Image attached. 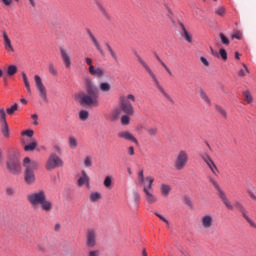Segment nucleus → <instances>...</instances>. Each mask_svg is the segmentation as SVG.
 <instances>
[{
  "label": "nucleus",
  "mask_w": 256,
  "mask_h": 256,
  "mask_svg": "<svg viewBox=\"0 0 256 256\" xmlns=\"http://www.w3.org/2000/svg\"><path fill=\"white\" fill-rule=\"evenodd\" d=\"M84 89L86 91L79 94L80 105L87 107H99V88L91 78L84 79Z\"/></svg>",
  "instance_id": "f257e3e1"
},
{
  "label": "nucleus",
  "mask_w": 256,
  "mask_h": 256,
  "mask_svg": "<svg viewBox=\"0 0 256 256\" xmlns=\"http://www.w3.org/2000/svg\"><path fill=\"white\" fill-rule=\"evenodd\" d=\"M134 103H137V97L135 94H121L119 98L120 109H115L112 112V119H119L121 115H135V106Z\"/></svg>",
  "instance_id": "f03ea898"
},
{
  "label": "nucleus",
  "mask_w": 256,
  "mask_h": 256,
  "mask_svg": "<svg viewBox=\"0 0 256 256\" xmlns=\"http://www.w3.org/2000/svg\"><path fill=\"white\" fill-rule=\"evenodd\" d=\"M27 201L32 207H39L44 213H51L53 211V202L47 199L45 190H37L36 192L27 195Z\"/></svg>",
  "instance_id": "7ed1b4c3"
},
{
  "label": "nucleus",
  "mask_w": 256,
  "mask_h": 256,
  "mask_svg": "<svg viewBox=\"0 0 256 256\" xmlns=\"http://www.w3.org/2000/svg\"><path fill=\"white\" fill-rule=\"evenodd\" d=\"M138 182L143 187L144 199L149 205L157 203V196L153 193V183L155 178L153 176L145 177L143 170L138 172Z\"/></svg>",
  "instance_id": "20e7f679"
},
{
  "label": "nucleus",
  "mask_w": 256,
  "mask_h": 256,
  "mask_svg": "<svg viewBox=\"0 0 256 256\" xmlns=\"http://www.w3.org/2000/svg\"><path fill=\"white\" fill-rule=\"evenodd\" d=\"M137 59L140 65L143 67V69H145L146 73H148L149 77H151L156 89H158V91L162 93L165 99H167L168 101H172L171 96L169 95V93H167V91H165V88L161 86V83H159V80L157 79V75H155L153 70H151V67H149V64H147V62H145V60H143V58H141V56L139 55H137Z\"/></svg>",
  "instance_id": "39448f33"
},
{
  "label": "nucleus",
  "mask_w": 256,
  "mask_h": 256,
  "mask_svg": "<svg viewBox=\"0 0 256 256\" xmlns=\"http://www.w3.org/2000/svg\"><path fill=\"white\" fill-rule=\"evenodd\" d=\"M23 165L25 167L24 179L27 185L35 183V171L39 167L37 161H31L29 157L24 158Z\"/></svg>",
  "instance_id": "423d86ee"
},
{
  "label": "nucleus",
  "mask_w": 256,
  "mask_h": 256,
  "mask_svg": "<svg viewBox=\"0 0 256 256\" xmlns=\"http://www.w3.org/2000/svg\"><path fill=\"white\" fill-rule=\"evenodd\" d=\"M187 163H189V152L187 150H180L176 154L174 169L176 171H183L187 167Z\"/></svg>",
  "instance_id": "0eeeda50"
},
{
  "label": "nucleus",
  "mask_w": 256,
  "mask_h": 256,
  "mask_svg": "<svg viewBox=\"0 0 256 256\" xmlns=\"http://www.w3.org/2000/svg\"><path fill=\"white\" fill-rule=\"evenodd\" d=\"M208 181L209 183H211V185H213V187H215L216 191H218V195L221 201L224 203L225 207H227L229 211H233V204H231V201H229V198H227V194L223 192V190L219 186V183H217V181L213 179V177H209Z\"/></svg>",
  "instance_id": "6e6552de"
},
{
  "label": "nucleus",
  "mask_w": 256,
  "mask_h": 256,
  "mask_svg": "<svg viewBox=\"0 0 256 256\" xmlns=\"http://www.w3.org/2000/svg\"><path fill=\"white\" fill-rule=\"evenodd\" d=\"M59 167H63V160L57 155V153H52L46 161L47 171H53Z\"/></svg>",
  "instance_id": "1a4fd4ad"
},
{
  "label": "nucleus",
  "mask_w": 256,
  "mask_h": 256,
  "mask_svg": "<svg viewBox=\"0 0 256 256\" xmlns=\"http://www.w3.org/2000/svg\"><path fill=\"white\" fill-rule=\"evenodd\" d=\"M6 167L12 175H19V173H21V163L19 162V159L14 156L8 158Z\"/></svg>",
  "instance_id": "9d476101"
},
{
  "label": "nucleus",
  "mask_w": 256,
  "mask_h": 256,
  "mask_svg": "<svg viewBox=\"0 0 256 256\" xmlns=\"http://www.w3.org/2000/svg\"><path fill=\"white\" fill-rule=\"evenodd\" d=\"M200 225L202 229L205 231H209V229H213V226L215 225V217H213L212 214H204L200 218Z\"/></svg>",
  "instance_id": "9b49d317"
},
{
  "label": "nucleus",
  "mask_w": 256,
  "mask_h": 256,
  "mask_svg": "<svg viewBox=\"0 0 256 256\" xmlns=\"http://www.w3.org/2000/svg\"><path fill=\"white\" fill-rule=\"evenodd\" d=\"M86 245L93 248L97 245V229L88 228L86 231Z\"/></svg>",
  "instance_id": "f8f14e48"
},
{
  "label": "nucleus",
  "mask_w": 256,
  "mask_h": 256,
  "mask_svg": "<svg viewBox=\"0 0 256 256\" xmlns=\"http://www.w3.org/2000/svg\"><path fill=\"white\" fill-rule=\"evenodd\" d=\"M34 81H35L36 89L39 93V97H41L43 101H47V88H45V85L43 84V80H41V76L35 75Z\"/></svg>",
  "instance_id": "ddd939ff"
},
{
  "label": "nucleus",
  "mask_w": 256,
  "mask_h": 256,
  "mask_svg": "<svg viewBox=\"0 0 256 256\" xmlns=\"http://www.w3.org/2000/svg\"><path fill=\"white\" fill-rule=\"evenodd\" d=\"M234 207L241 213L242 217L249 223L251 227H256L255 222L249 218L247 209H245V206L239 201L234 202Z\"/></svg>",
  "instance_id": "4468645a"
},
{
  "label": "nucleus",
  "mask_w": 256,
  "mask_h": 256,
  "mask_svg": "<svg viewBox=\"0 0 256 256\" xmlns=\"http://www.w3.org/2000/svg\"><path fill=\"white\" fill-rule=\"evenodd\" d=\"M201 159L206 163L207 167L212 171L213 175H217L219 173V169L217 168V165H215V162L211 159V156L207 153H203L200 155Z\"/></svg>",
  "instance_id": "2eb2a0df"
},
{
  "label": "nucleus",
  "mask_w": 256,
  "mask_h": 256,
  "mask_svg": "<svg viewBox=\"0 0 256 256\" xmlns=\"http://www.w3.org/2000/svg\"><path fill=\"white\" fill-rule=\"evenodd\" d=\"M2 37L4 41V49L8 53H15V48L13 47V43L11 42V38H9V34H7V31H2Z\"/></svg>",
  "instance_id": "dca6fc26"
},
{
  "label": "nucleus",
  "mask_w": 256,
  "mask_h": 256,
  "mask_svg": "<svg viewBox=\"0 0 256 256\" xmlns=\"http://www.w3.org/2000/svg\"><path fill=\"white\" fill-rule=\"evenodd\" d=\"M60 55L62 58V61L65 65L66 69H70L71 68V53L69 51H67V49L61 47L60 48Z\"/></svg>",
  "instance_id": "f3484780"
},
{
  "label": "nucleus",
  "mask_w": 256,
  "mask_h": 256,
  "mask_svg": "<svg viewBox=\"0 0 256 256\" xmlns=\"http://www.w3.org/2000/svg\"><path fill=\"white\" fill-rule=\"evenodd\" d=\"M88 71L92 77H97V79H103L105 77V69L101 67L90 66Z\"/></svg>",
  "instance_id": "a211bd4d"
},
{
  "label": "nucleus",
  "mask_w": 256,
  "mask_h": 256,
  "mask_svg": "<svg viewBox=\"0 0 256 256\" xmlns=\"http://www.w3.org/2000/svg\"><path fill=\"white\" fill-rule=\"evenodd\" d=\"M160 189V195L161 197L167 198L169 195H171V191H173V188L171 185L166 184V183H161L159 186Z\"/></svg>",
  "instance_id": "6ab92c4d"
},
{
  "label": "nucleus",
  "mask_w": 256,
  "mask_h": 256,
  "mask_svg": "<svg viewBox=\"0 0 256 256\" xmlns=\"http://www.w3.org/2000/svg\"><path fill=\"white\" fill-rule=\"evenodd\" d=\"M89 183H90L89 175H87V172L83 170L81 172V177L77 181V185L78 187H83L84 185H86V187H89Z\"/></svg>",
  "instance_id": "aec40b11"
},
{
  "label": "nucleus",
  "mask_w": 256,
  "mask_h": 256,
  "mask_svg": "<svg viewBox=\"0 0 256 256\" xmlns=\"http://www.w3.org/2000/svg\"><path fill=\"white\" fill-rule=\"evenodd\" d=\"M120 139H125V141H132V143H137V138L131 134L129 131H121L118 133Z\"/></svg>",
  "instance_id": "412c9836"
},
{
  "label": "nucleus",
  "mask_w": 256,
  "mask_h": 256,
  "mask_svg": "<svg viewBox=\"0 0 256 256\" xmlns=\"http://www.w3.org/2000/svg\"><path fill=\"white\" fill-rule=\"evenodd\" d=\"M179 27L182 29V37L187 41L188 43H193V38L185 28V25L183 22H178Z\"/></svg>",
  "instance_id": "4be33fe9"
},
{
  "label": "nucleus",
  "mask_w": 256,
  "mask_h": 256,
  "mask_svg": "<svg viewBox=\"0 0 256 256\" xmlns=\"http://www.w3.org/2000/svg\"><path fill=\"white\" fill-rule=\"evenodd\" d=\"M88 35H89L94 47H96L97 51H99L100 53H103V48H101V44L99 43L97 38H95V35H93V32H91V30H88Z\"/></svg>",
  "instance_id": "5701e85b"
},
{
  "label": "nucleus",
  "mask_w": 256,
  "mask_h": 256,
  "mask_svg": "<svg viewBox=\"0 0 256 256\" xmlns=\"http://www.w3.org/2000/svg\"><path fill=\"white\" fill-rule=\"evenodd\" d=\"M68 147L72 150H75L77 149V147H79V142L77 141V138H75V136L68 137Z\"/></svg>",
  "instance_id": "b1692460"
},
{
  "label": "nucleus",
  "mask_w": 256,
  "mask_h": 256,
  "mask_svg": "<svg viewBox=\"0 0 256 256\" xmlns=\"http://www.w3.org/2000/svg\"><path fill=\"white\" fill-rule=\"evenodd\" d=\"M97 7H98L100 13L103 15V17H105V19H107L108 21L111 20V15H109V12H107V9H105V7H103V5L97 4Z\"/></svg>",
  "instance_id": "393cba45"
},
{
  "label": "nucleus",
  "mask_w": 256,
  "mask_h": 256,
  "mask_svg": "<svg viewBox=\"0 0 256 256\" xmlns=\"http://www.w3.org/2000/svg\"><path fill=\"white\" fill-rule=\"evenodd\" d=\"M36 147H37V140L32 139V142L24 146V151H35Z\"/></svg>",
  "instance_id": "a878e982"
},
{
  "label": "nucleus",
  "mask_w": 256,
  "mask_h": 256,
  "mask_svg": "<svg viewBox=\"0 0 256 256\" xmlns=\"http://www.w3.org/2000/svg\"><path fill=\"white\" fill-rule=\"evenodd\" d=\"M99 89L103 93H109V91H111V84H109L108 82H102L99 85Z\"/></svg>",
  "instance_id": "bb28decb"
},
{
  "label": "nucleus",
  "mask_w": 256,
  "mask_h": 256,
  "mask_svg": "<svg viewBox=\"0 0 256 256\" xmlns=\"http://www.w3.org/2000/svg\"><path fill=\"white\" fill-rule=\"evenodd\" d=\"M199 94L201 99H203L205 103H207L208 105H211V100L209 99V96H207V92H205V90L200 89Z\"/></svg>",
  "instance_id": "cd10ccee"
},
{
  "label": "nucleus",
  "mask_w": 256,
  "mask_h": 256,
  "mask_svg": "<svg viewBox=\"0 0 256 256\" xmlns=\"http://www.w3.org/2000/svg\"><path fill=\"white\" fill-rule=\"evenodd\" d=\"M48 71L53 77H57V75H59V73L57 72V68H55V64H53V62L49 63Z\"/></svg>",
  "instance_id": "c85d7f7f"
},
{
  "label": "nucleus",
  "mask_w": 256,
  "mask_h": 256,
  "mask_svg": "<svg viewBox=\"0 0 256 256\" xmlns=\"http://www.w3.org/2000/svg\"><path fill=\"white\" fill-rule=\"evenodd\" d=\"M106 49L110 53L112 59H114V61H118L119 57L117 56V52H115V50H113L111 45L106 44Z\"/></svg>",
  "instance_id": "c756f323"
},
{
  "label": "nucleus",
  "mask_w": 256,
  "mask_h": 256,
  "mask_svg": "<svg viewBox=\"0 0 256 256\" xmlns=\"http://www.w3.org/2000/svg\"><path fill=\"white\" fill-rule=\"evenodd\" d=\"M131 115L124 114L121 116V125H129L131 123Z\"/></svg>",
  "instance_id": "7c9ffc66"
},
{
  "label": "nucleus",
  "mask_w": 256,
  "mask_h": 256,
  "mask_svg": "<svg viewBox=\"0 0 256 256\" xmlns=\"http://www.w3.org/2000/svg\"><path fill=\"white\" fill-rule=\"evenodd\" d=\"M22 77H23V82H24V85H25L28 93L31 94V84H29V79H27V74H25V72H23Z\"/></svg>",
  "instance_id": "2f4dec72"
},
{
  "label": "nucleus",
  "mask_w": 256,
  "mask_h": 256,
  "mask_svg": "<svg viewBox=\"0 0 256 256\" xmlns=\"http://www.w3.org/2000/svg\"><path fill=\"white\" fill-rule=\"evenodd\" d=\"M79 119L80 121H87L89 119V111L81 110L79 112Z\"/></svg>",
  "instance_id": "473e14b6"
},
{
  "label": "nucleus",
  "mask_w": 256,
  "mask_h": 256,
  "mask_svg": "<svg viewBox=\"0 0 256 256\" xmlns=\"http://www.w3.org/2000/svg\"><path fill=\"white\" fill-rule=\"evenodd\" d=\"M99 199H101V194L99 192H92L90 194L91 203H96V201H99Z\"/></svg>",
  "instance_id": "72a5a7b5"
},
{
  "label": "nucleus",
  "mask_w": 256,
  "mask_h": 256,
  "mask_svg": "<svg viewBox=\"0 0 256 256\" xmlns=\"http://www.w3.org/2000/svg\"><path fill=\"white\" fill-rule=\"evenodd\" d=\"M146 131L150 137H155L157 136V133H159V129L157 127H149Z\"/></svg>",
  "instance_id": "f704fd0d"
},
{
  "label": "nucleus",
  "mask_w": 256,
  "mask_h": 256,
  "mask_svg": "<svg viewBox=\"0 0 256 256\" xmlns=\"http://www.w3.org/2000/svg\"><path fill=\"white\" fill-rule=\"evenodd\" d=\"M111 185H113V177L106 176L104 179V187H106V189H110Z\"/></svg>",
  "instance_id": "c9c22d12"
},
{
  "label": "nucleus",
  "mask_w": 256,
  "mask_h": 256,
  "mask_svg": "<svg viewBox=\"0 0 256 256\" xmlns=\"http://www.w3.org/2000/svg\"><path fill=\"white\" fill-rule=\"evenodd\" d=\"M0 123H7V113L5 108H0Z\"/></svg>",
  "instance_id": "e433bc0d"
},
{
  "label": "nucleus",
  "mask_w": 256,
  "mask_h": 256,
  "mask_svg": "<svg viewBox=\"0 0 256 256\" xmlns=\"http://www.w3.org/2000/svg\"><path fill=\"white\" fill-rule=\"evenodd\" d=\"M157 61H159L160 65H162V67L165 69V71L168 73V75H173V72H171V69H169L166 65L165 62H163V60H161V58L159 56H156Z\"/></svg>",
  "instance_id": "4c0bfd02"
},
{
  "label": "nucleus",
  "mask_w": 256,
  "mask_h": 256,
  "mask_svg": "<svg viewBox=\"0 0 256 256\" xmlns=\"http://www.w3.org/2000/svg\"><path fill=\"white\" fill-rule=\"evenodd\" d=\"M15 73H17V66L10 65L8 67L7 74L9 75V77H13V75H15Z\"/></svg>",
  "instance_id": "58836bf2"
},
{
  "label": "nucleus",
  "mask_w": 256,
  "mask_h": 256,
  "mask_svg": "<svg viewBox=\"0 0 256 256\" xmlns=\"http://www.w3.org/2000/svg\"><path fill=\"white\" fill-rule=\"evenodd\" d=\"M243 97L245 99V101H247V103H253V96H251V93H249V91H244L243 92Z\"/></svg>",
  "instance_id": "ea45409f"
},
{
  "label": "nucleus",
  "mask_w": 256,
  "mask_h": 256,
  "mask_svg": "<svg viewBox=\"0 0 256 256\" xmlns=\"http://www.w3.org/2000/svg\"><path fill=\"white\" fill-rule=\"evenodd\" d=\"M2 125V134L4 135V137H9V125L7 124V122L2 123Z\"/></svg>",
  "instance_id": "a19ab883"
},
{
  "label": "nucleus",
  "mask_w": 256,
  "mask_h": 256,
  "mask_svg": "<svg viewBox=\"0 0 256 256\" xmlns=\"http://www.w3.org/2000/svg\"><path fill=\"white\" fill-rule=\"evenodd\" d=\"M247 73H249V68H247L246 65H243V69H241L239 72H238V76L239 77H245L247 75Z\"/></svg>",
  "instance_id": "79ce46f5"
},
{
  "label": "nucleus",
  "mask_w": 256,
  "mask_h": 256,
  "mask_svg": "<svg viewBox=\"0 0 256 256\" xmlns=\"http://www.w3.org/2000/svg\"><path fill=\"white\" fill-rule=\"evenodd\" d=\"M19 105L18 104H14L11 108H7L6 112L8 115H13V113H15V111H17Z\"/></svg>",
  "instance_id": "37998d69"
},
{
  "label": "nucleus",
  "mask_w": 256,
  "mask_h": 256,
  "mask_svg": "<svg viewBox=\"0 0 256 256\" xmlns=\"http://www.w3.org/2000/svg\"><path fill=\"white\" fill-rule=\"evenodd\" d=\"M216 111H218V113L222 115V117L227 118V112L225 111V109H223V107L216 106Z\"/></svg>",
  "instance_id": "c03bdc74"
},
{
  "label": "nucleus",
  "mask_w": 256,
  "mask_h": 256,
  "mask_svg": "<svg viewBox=\"0 0 256 256\" xmlns=\"http://www.w3.org/2000/svg\"><path fill=\"white\" fill-rule=\"evenodd\" d=\"M220 39H221L223 45H229V38H227V36H225V34L220 33Z\"/></svg>",
  "instance_id": "a18cd8bd"
},
{
  "label": "nucleus",
  "mask_w": 256,
  "mask_h": 256,
  "mask_svg": "<svg viewBox=\"0 0 256 256\" xmlns=\"http://www.w3.org/2000/svg\"><path fill=\"white\" fill-rule=\"evenodd\" d=\"M219 53L223 61H227V51L225 50V48H221Z\"/></svg>",
  "instance_id": "49530a36"
},
{
  "label": "nucleus",
  "mask_w": 256,
  "mask_h": 256,
  "mask_svg": "<svg viewBox=\"0 0 256 256\" xmlns=\"http://www.w3.org/2000/svg\"><path fill=\"white\" fill-rule=\"evenodd\" d=\"M154 215H156V217H158V219L160 221H163L164 223H166V225H169V220H167L165 217H163V215L155 212Z\"/></svg>",
  "instance_id": "de8ad7c7"
},
{
  "label": "nucleus",
  "mask_w": 256,
  "mask_h": 256,
  "mask_svg": "<svg viewBox=\"0 0 256 256\" xmlns=\"http://www.w3.org/2000/svg\"><path fill=\"white\" fill-rule=\"evenodd\" d=\"M84 165L85 167H91V165H93V162L91 161V157L88 156L84 159Z\"/></svg>",
  "instance_id": "09e8293b"
},
{
  "label": "nucleus",
  "mask_w": 256,
  "mask_h": 256,
  "mask_svg": "<svg viewBox=\"0 0 256 256\" xmlns=\"http://www.w3.org/2000/svg\"><path fill=\"white\" fill-rule=\"evenodd\" d=\"M53 149H54L55 153H58V155H62L63 149H61V146L56 144V145L53 146Z\"/></svg>",
  "instance_id": "8fccbe9b"
},
{
  "label": "nucleus",
  "mask_w": 256,
  "mask_h": 256,
  "mask_svg": "<svg viewBox=\"0 0 256 256\" xmlns=\"http://www.w3.org/2000/svg\"><path fill=\"white\" fill-rule=\"evenodd\" d=\"M6 195H8V197H13V195H15V190L11 187L6 188Z\"/></svg>",
  "instance_id": "3c124183"
},
{
  "label": "nucleus",
  "mask_w": 256,
  "mask_h": 256,
  "mask_svg": "<svg viewBox=\"0 0 256 256\" xmlns=\"http://www.w3.org/2000/svg\"><path fill=\"white\" fill-rule=\"evenodd\" d=\"M133 199H134L135 203L138 205L139 201H141V196L139 195L138 192L133 193Z\"/></svg>",
  "instance_id": "603ef678"
},
{
  "label": "nucleus",
  "mask_w": 256,
  "mask_h": 256,
  "mask_svg": "<svg viewBox=\"0 0 256 256\" xmlns=\"http://www.w3.org/2000/svg\"><path fill=\"white\" fill-rule=\"evenodd\" d=\"M216 15H219L220 17H223L225 15V8L220 7L216 10Z\"/></svg>",
  "instance_id": "864d4df0"
},
{
  "label": "nucleus",
  "mask_w": 256,
  "mask_h": 256,
  "mask_svg": "<svg viewBox=\"0 0 256 256\" xmlns=\"http://www.w3.org/2000/svg\"><path fill=\"white\" fill-rule=\"evenodd\" d=\"M14 1H19V0H14ZM2 3H3L6 7H11V5H13V0H2Z\"/></svg>",
  "instance_id": "5fc2aeb1"
},
{
  "label": "nucleus",
  "mask_w": 256,
  "mask_h": 256,
  "mask_svg": "<svg viewBox=\"0 0 256 256\" xmlns=\"http://www.w3.org/2000/svg\"><path fill=\"white\" fill-rule=\"evenodd\" d=\"M247 193L249 197L253 199V201H256V191L254 192L253 190H248Z\"/></svg>",
  "instance_id": "6e6d98bb"
},
{
  "label": "nucleus",
  "mask_w": 256,
  "mask_h": 256,
  "mask_svg": "<svg viewBox=\"0 0 256 256\" xmlns=\"http://www.w3.org/2000/svg\"><path fill=\"white\" fill-rule=\"evenodd\" d=\"M200 61L204 64V67H209V61L207 60V58L201 56Z\"/></svg>",
  "instance_id": "4d7b16f0"
},
{
  "label": "nucleus",
  "mask_w": 256,
  "mask_h": 256,
  "mask_svg": "<svg viewBox=\"0 0 256 256\" xmlns=\"http://www.w3.org/2000/svg\"><path fill=\"white\" fill-rule=\"evenodd\" d=\"M33 130H26L22 133V135H26V137H33Z\"/></svg>",
  "instance_id": "13d9d810"
},
{
  "label": "nucleus",
  "mask_w": 256,
  "mask_h": 256,
  "mask_svg": "<svg viewBox=\"0 0 256 256\" xmlns=\"http://www.w3.org/2000/svg\"><path fill=\"white\" fill-rule=\"evenodd\" d=\"M85 63H87V65L89 66V67H94L93 66V59H91V58H85Z\"/></svg>",
  "instance_id": "bf43d9fd"
},
{
  "label": "nucleus",
  "mask_w": 256,
  "mask_h": 256,
  "mask_svg": "<svg viewBox=\"0 0 256 256\" xmlns=\"http://www.w3.org/2000/svg\"><path fill=\"white\" fill-rule=\"evenodd\" d=\"M232 39L241 40V33H240V32H235V33L232 35Z\"/></svg>",
  "instance_id": "052dcab7"
},
{
  "label": "nucleus",
  "mask_w": 256,
  "mask_h": 256,
  "mask_svg": "<svg viewBox=\"0 0 256 256\" xmlns=\"http://www.w3.org/2000/svg\"><path fill=\"white\" fill-rule=\"evenodd\" d=\"M128 155H131V156L135 155V148L133 146H130L128 148Z\"/></svg>",
  "instance_id": "680f3d73"
},
{
  "label": "nucleus",
  "mask_w": 256,
  "mask_h": 256,
  "mask_svg": "<svg viewBox=\"0 0 256 256\" xmlns=\"http://www.w3.org/2000/svg\"><path fill=\"white\" fill-rule=\"evenodd\" d=\"M88 256H99V251L98 250H92L88 253Z\"/></svg>",
  "instance_id": "e2e57ef3"
},
{
  "label": "nucleus",
  "mask_w": 256,
  "mask_h": 256,
  "mask_svg": "<svg viewBox=\"0 0 256 256\" xmlns=\"http://www.w3.org/2000/svg\"><path fill=\"white\" fill-rule=\"evenodd\" d=\"M32 119H33V125H39V122L37 121V119H38V116H37V114H33L32 115Z\"/></svg>",
  "instance_id": "0e129e2a"
},
{
  "label": "nucleus",
  "mask_w": 256,
  "mask_h": 256,
  "mask_svg": "<svg viewBox=\"0 0 256 256\" xmlns=\"http://www.w3.org/2000/svg\"><path fill=\"white\" fill-rule=\"evenodd\" d=\"M38 251H40L41 253H45V251H47V249H45V247L38 245Z\"/></svg>",
  "instance_id": "69168bd1"
},
{
  "label": "nucleus",
  "mask_w": 256,
  "mask_h": 256,
  "mask_svg": "<svg viewBox=\"0 0 256 256\" xmlns=\"http://www.w3.org/2000/svg\"><path fill=\"white\" fill-rule=\"evenodd\" d=\"M61 229V224L57 223L54 226V231H59Z\"/></svg>",
  "instance_id": "338daca9"
},
{
  "label": "nucleus",
  "mask_w": 256,
  "mask_h": 256,
  "mask_svg": "<svg viewBox=\"0 0 256 256\" xmlns=\"http://www.w3.org/2000/svg\"><path fill=\"white\" fill-rule=\"evenodd\" d=\"M29 1V3H30V5H31V7H36V4H35V0H28Z\"/></svg>",
  "instance_id": "774afa93"
}]
</instances>
